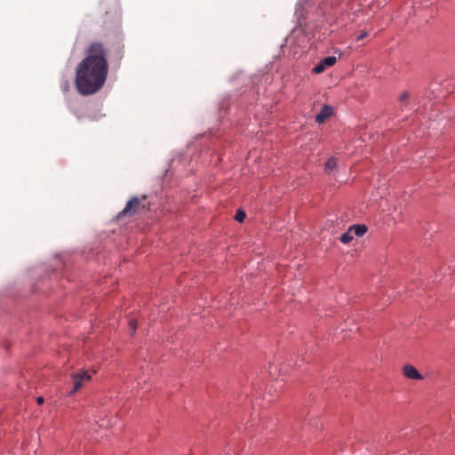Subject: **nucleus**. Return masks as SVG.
I'll use <instances>...</instances> for the list:
<instances>
[{"label":"nucleus","mask_w":455,"mask_h":455,"mask_svg":"<svg viewBox=\"0 0 455 455\" xmlns=\"http://www.w3.org/2000/svg\"><path fill=\"white\" fill-rule=\"evenodd\" d=\"M108 74V51L100 42H93L76 68L75 86L77 92L82 96L96 93L105 84Z\"/></svg>","instance_id":"obj_1"},{"label":"nucleus","mask_w":455,"mask_h":455,"mask_svg":"<svg viewBox=\"0 0 455 455\" xmlns=\"http://www.w3.org/2000/svg\"><path fill=\"white\" fill-rule=\"evenodd\" d=\"M148 198L147 195H142L140 198L138 196H132L128 200L124 208L117 213L116 219L119 220L124 216H132L134 215L140 209H145V205L141 204V200H146Z\"/></svg>","instance_id":"obj_2"},{"label":"nucleus","mask_w":455,"mask_h":455,"mask_svg":"<svg viewBox=\"0 0 455 455\" xmlns=\"http://www.w3.org/2000/svg\"><path fill=\"white\" fill-rule=\"evenodd\" d=\"M403 375L408 379L412 380H423L424 376L418 371V369L411 364L406 363L402 368Z\"/></svg>","instance_id":"obj_3"},{"label":"nucleus","mask_w":455,"mask_h":455,"mask_svg":"<svg viewBox=\"0 0 455 455\" xmlns=\"http://www.w3.org/2000/svg\"><path fill=\"white\" fill-rule=\"evenodd\" d=\"M333 115V108L330 105H323L320 112L315 116V122L323 124L327 118Z\"/></svg>","instance_id":"obj_4"},{"label":"nucleus","mask_w":455,"mask_h":455,"mask_svg":"<svg viewBox=\"0 0 455 455\" xmlns=\"http://www.w3.org/2000/svg\"><path fill=\"white\" fill-rule=\"evenodd\" d=\"M368 228L365 224H354L349 227V231H354L355 236L361 237L366 234Z\"/></svg>","instance_id":"obj_5"},{"label":"nucleus","mask_w":455,"mask_h":455,"mask_svg":"<svg viewBox=\"0 0 455 455\" xmlns=\"http://www.w3.org/2000/svg\"><path fill=\"white\" fill-rule=\"evenodd\" d=\"M72 380H73L74 387L70 391V393H69L70 395L75 394L76 391H78L80 389V387H82V383H83V376H79L76 373H73Z\"/></svg>","instance_id":"obj_6"},{"label":"nucleus","mask_w":455,"mask_h":455,"mask_svg":"<svg viewBox=\"0 0 455 455\" xmlns=\"http://www.w3.org/2000/svg\"><path fill=\"white\" fill-rule=\"evenodd\" d=\"M336 167H337V158L334 156L330 157L324 164V170L326 172H331Z\"/></svg>","instance_id":"obj_7"},{"label":"nucleus","mask_w":455,"mask_h":455,"mask_svg":"<svg viewBox=\"0 0 455 455\" xmlns=\"http://www.w3.org/2000/svg\"><path fill=\"white\" fill-rule=\"evenodd\" d=\"M353 239L354 236L351 235V231H349V229L347 232L343 233L339 237V241L342 243H349Z\"/></svg>","instance_id":"obj_8"},{"label":"nucleus","mask_w":455,"mask_h":455,"mask_svg":"<svg viewBox=\"0 0 455 455\" xmlns=\"http://www.w3.org/2000/svg\"><path fill=\"white\" fill-rule=\"evenodd\" d=\"M322 61L323 62L326 68H330L336 64L337 58L335 56H327L322 59Z\"/></svg>","instance_id":"obj_9"},{"label":"nucleus","mask_w":455,"mask_h":455,"mask_svg":"<svg viewBox=\"0 0 455 455\" xmlns=\"http://www.w3.org/2000/svg\"><path fill=\"white\" fill-rule=\"evenodd\" d=\"M326 67L322 60L313 68L312 71L315 74H320L325 70Z\"/></svg>","instance_id":"obj_10"},{"label":"nucleus","mask_w":455,"mask_h":455,"mask_svg":"<svg viewBox=\"0 0 455 455\" xmlns=\"http://www.w3.org/2000/svg\"><path fill=\"white\" fill-rule=\"evenodd\" d=\"M246 218V213L242 209H239L236 211L235 215V220L238 221L239 223L243 222L244 219Z\"/></svg>","instance_id":"obj_11"},{"label":"nucleus","mask_w":455,"mask_h":455,"mask_svg":"<svg viewBox=\"0 0 455 455\" xmlns=\"http://www.w3.org/2000/svg\"><path fill=\"white\" fill-rule=\"evenodd\" d=\"M128 326H129V329L131 330L132 331V337L134 336L136 331H137V328H138V323L135 319H131L129 322H128Z\"/></svg>","instance_id":"obj_12"},{"label":"nucleus","mask_w":455,"mask_h":455,"mask_svg":"<svg viewBox=\"0 0 455 455\" xmlns=\"http://www.w3.org/2000/svg\"><path fill=\"white\" fill-rule=\"evenodd\" d=\"M76 373L78 374L79 376H83V381L90 380L92 379L91 375H89L86 371H82L76 372Z\"/></svg>","instance_id":"obj_13"},{"label":"nucleus","mask_w":455,"mask_h":455,"mask_svg":"<svg viewBox=\"0 0 455 455\" xmlns=\"http://www.w3.org/2000/svg\"><path fill=\"white\" fill-rule=\"evenodd\" d=\"M408 98H409V92H408V91H403V92L400 94V96H399V100H400L401 102H403V101L407 100H408Z\"/></svg>","instance_id":"obj_14"},{"label":"nucleus","mask_w":455,"mask_h":455,"mask_svg":"<svg viewBox=\"0 0 455 455\" xmlns=\"http://www.w3.org/2000/svg\"><path fill=\"white\" fill-rule=\"evenodd\" d=\"M368 36V32L367 31H363L362 32L360 35H358L356 36V41H360V40H363L364 37H366Z\"/></svg>","instance_id":"obj_15"},{"label":"nucleus","mask_w":455,"mask_h":455,"mask_svg":"<svg viewBox=\"0 0 455 455\" xmlns=\"http://www.w3.org/2000/svg\"><path fill=\"white\" fill-rule=\"evenodd\" d=\"M36 403L38 405H42L44 403V398L43 396H38L36 398Z\"/></svg>","instance_id":"obj_16"},{"label":"nucleus","mask_w":455,"mask_h":455,"mask_svg":"<svg viewBox=\"0 0 455 455\" xmlns=\"http://www.w3.org/2000/svg\"><path fill=\"white\" fill-rule=\"evenodd\" d=\"M68 89H69V84H68V82L67 81V82H65V84H63V86H62V90H63L64 92H68Z\"/></svg>","instance_id":"obj_17"},{"label":"nucleus","mask_w":455,"mask_h":455,"mask_svg":"<svg viewBox=\"0 0 455 455\" xmlns=\"http://www.w3.org/2000/svg\"><path fill=\"white\" fill-rule=\"evenodd\" d=\"M147 209L150 210V203L148 204Z\"/></svg>","instance_id":"obj_18"}]
</instances>
